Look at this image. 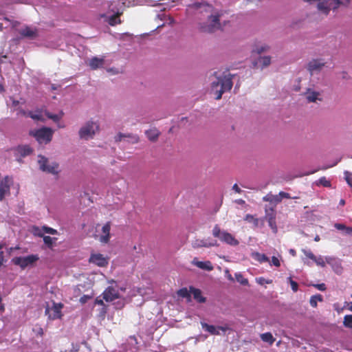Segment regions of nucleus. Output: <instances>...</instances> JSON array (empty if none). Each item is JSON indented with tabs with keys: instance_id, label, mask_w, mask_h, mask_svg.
Masks as SVG:
<instances>
[{
	"instance_id": "36",
	"label": "nucleus",
	"mask_w": 352,
	"mask_h": 352,
	"mask_svg": "<svg viewBox=\"0 0 352 352\" xmlns=\"http://www.w3.org/2000/svg\"><path fill=\"white\" fill-rule=\"evenodd\" d=\"M27 116L31 118L34 120H43V117L41 113H35L32 111H30L27 113Z\"/></svg>"
},
{
	"instance_id": "54",
	"label": "nucleus",
	"mask_w": 352,
	"mask_h": 352,
	"mask_svg": "<svg viewBox=\"0 0 352 352\" xmlns=\"http://www.w3.org/2000/svg\"><path fill=\"white\" fill-rule=\"evenodd\" d=\"M346 179L347 181V183L350 185V186L352 188V177L349 176H346Z\"/></svg>"
},
{
	"instance_id": "37",
	"label": "nucleus",
	"mask_w": 352,
	"mask_h": 352,
	"mask_svg": "<svg viewBox=\"0 0 352 352\" xmlns=\"http://www.w3.org/2000/svg\"><path fill=\"white\" fill-rule=\"evenodd\" d=\"M55 240H56V238H52L50 236H43V241L49 248L52 246L54 241Z\"/></svg>"
},
{
	"instance_id": "16",
	"label": "nucleus",
	"mask_w": 352,
	"mask_h": 352,
	"mask_svg": "<svg viewBox=\"0 0 352 352\" xmlns=\"http://www.w3.org/2000/svg\"><path fill=\"white\" fill-rule=\"evenodd\" d=\"M89 261L99 267H104L108 264V259L101 254H91Z\"/></svg>"
},
{
	"instance_id": "9",
	"label": "nucleus",
	"mask_w": 352,
	"mask_h": 352,
	"mask_svg": "<svg viewBox=\"0 0 352 352\" xmlns=\"http://www.w3.org/2000/svg\"><path fill=\"white\" fill-rule=\"evenodd\" d=\"M38 260L37 255H29L27 256H19L15 257L12 259V262L14 265L20 266L22 269H25L28 265L33 264Z\"/></svg>"
},
{
	"instance_id": "13",
	"label": "nucleus",
	"mask_w": 352,
	"mask_h": 352,
	"mask_svg": "<svg viewBox=\"0 0 352 352\" xmlns=\"http://www.w3.org/2000/svg\"><path fill=\"white\" fill-rule=\"evenodd\" d=\"M102 296L107 302H111L119 298V293L113 287H108L102 293Z\"/></svg>"
},
{
	"instance_id": "42",
	"label": "nucleus",
	"mask_w": 352,
	"mask_h": 352,
	"mask_svg": "<svg viewBox=\"0 0 352 352\" xmlns=\"http://www.w3.org/2000/svg\"><path fill=\"white\" fill-rule=\"evenodd\" d=\"M289 282L293 292H296L298 289V284L296 281L293 280L291 277L289 278Z\"/></svg>"
},
{
	"instance_id": "18",
	"label": "nucleus",
	"mask_w": 352,
	"mask_h": 352,
	"mask_svg": "<svg viewBox=\"0 0 352 352\" xmlns=\"http://www.w3.org/2000/svg\"><path fill=\"white\" fill-rule=\"evenodd\" d=\"M271 63V57L270 56H259L256 60H255L253 64L254 67L256 68L263 69L269 66Z\"/></svg>"
},
{
	"instance_id": "59",
	"label": "nucleus",
	"mask_w": 352,
	"mask_h": 352,
	"mask_svg": "<svg viewBox=\"0 0 352 352\" xmlns=\"http://www.w3.org/2000/svg\"><path fill=\"white\" fill-rule=\"evenodd\" d=\"M228 279H229V280H234L231 274H229V276H228Z\"/></svg>"
},
{
	"instance_id": "39",
	"label": "nucleus",
	"mask_w": 352,
	"mask_h": 352,
	"mask_svg": "<svg viewBox=\"0 0 352 352\" xmlns=\"http://www.w3.org/2000/svg\"><path fill=\"white\" fill-rule=\"evenodd\" d=\"M314 262L316 263L317 265H319L320 267H325L326 265V261L324 260V258L322 256L316 257Z\"/></svg>"
},
{
	"instance_id": "10",
	"label": "nucleus",
	"mask_w": 352,
	"mask_h": 352,
	"mask_svg": "<svg viewBox=\"0 0 352 352\" xmlns=\"http://www.w3.org/2000/svg\"><path fill=\"white\" fill-rule=\"evenodd\" d=\"M325 65L326 62L323 58H314L308 63L307 69L311 75H313L315 73H319Z\"/></svg>"
},
{
	"instance_id": "7",
	"label": "nucleus",
	"mask_w": 352,
	"mask_h": 352,
	"mask_svg": "<svg viewBox=\"0 0 352 352\" xmlns=\"http://www.w3.org/2000/svg\"><path fill=\"white\" fill-rule=\"evenodd\" d=\"M63 307V305L61 302L56 303L53 302V305L50 307L48 305L45 308V314L48 316L50 320H56L61 318L63 314L61 309Z\"/></svg>"
},
{
	"instance_id": "25",
	"label": "nucleus",
	"mask_w": 352,
	"mask_h": 352,
	"mask_svg": "<svg viewBox=\"0 0 352 352\" xmlns=\"http://www.w3.org/2000/svg\"><path fill=\"white\" fill-rule=\"evenodd\" d=\"M103 64L104 60L98 57L92 58L89 63V65L92 69H96L99 67H102Z\"/></svg>"
},
{
	"instance_id": "50",
	"label": "nucleus",
	"mask_w": 352,
	"mask_h": 352,
	"mask_svg": "<svg viewBox=\"0 0 352 352\" xmlns=\"http://www.w3.org/2000/svg\"><path fill=\"white\" fill-rule=\"evenodd\" d=\"M344 232L346 234L352 236V227H346Z\"/></svg>"
},
{
	"instance_id": "21",
	"label": "nucleus",
	"mask_w": 352,
	"mask_h": 352,
	"mask_svg": "<svg viewBox=\"0 0 352 352\" xmlns=\"http://www.w3.org/2000/svg\"><path fill=\"white\" fill-rule=\"evenodd\" d=\"M192 263L197 266V267L200 268V269H202V270H208V271H212L213 270V266L211 263L210 261H199L197 260V258H195L193 259V261H192Z\"/></svg>"
},
{
	"instance_id": "60",
	"label": "nucleus",
	"mask_w": 352,
	"mask_h": 352,
	"mask_svg": "<svg viewBox=\"0 0 352 352\" xmlns=\"http://www.w3.org/2000/svg\"><path fill=\"white\" fill-rule=\"evenodd\" d=\"M340 204L341 205H344V199H341L340 201Z\"/></svg>"
},
{
	"instance_id": "28",
	"label": "nucleus",
	"mask_w": 352,
	"mask_h": 352,
	"mask_svg": "<svg viewBox=\"0 0 352 352\" xmlns=\"http://www.w3.org/2000/svg\"><path fill=\"white\" fill-rule=\"evenodd\" d=\"M252 257L259 263H265L269 261V258L265 254L254 252L252 254Z\"/></svg>"
},
{
	"instance_id": "11",
	"label": "nucleus",
	"mask_w": 352,
	"mask_h": 352,
	"mask_svg": "<svg viewBox=\"0 0 352 352\" xmlns=\"http://www.w3.org/2000/svg\"><path fill=\"white\" fill-rule=\"evenodd\" d=\"M11 183L12 179L8 176L5 177L0 182V201H3L6 195H10Z\"/></svg>"
},
{
	"instance_id": "34",
	"label": "nucleus",
	"mask_w": 352,
	"mask_h": 352,
	"mask_svg": "<svg viewBox=\"0 0 352 352\" xmlns=\"http://www.w3.org/2000/svg\"><path fill=\"white\" fill-rule=\"evenodd\" d=\"M322 185L324 187H331V182L329 180H328L325 177H320L318 182L317 185Z\"/></svg>"
},
{
	"instance_id": "55",
	"label": "nucleus",
	"mask_w": 352,
	"mask_h": 352,
	"mask_svg": "<svg viewBox=\"0 0 352 352\" xmlns=\"http://www.w3.org/2000/svg\"><path fill=\"white\" fill-rule=\"evenodd\" d=\"M37 334L42 336L44 334L43 330L41 327H39L37 331Z\"/></svg>"
},
{
	"instance_id": "44",
	"label": "nucleus",
	"mask_w": 352,
	"mask_h": 352,
	"mask_svg": "<svg viewBox=\"0 0 352 352\" xmlns=\"http://www.w3.org/2000/svg\"><path fill=\"white\" fill-rule=\"evenodd\" d=\"M267 49H268V47L265 45V46H262L261 47H258L256 50H254L253 52H256L258 54H260L262 52L267 51Z\"/></svg>"
},
{
	"instance_id": "62",
	"label": "nucleus",
	"mask_w": 352,
	"mask_h": 352,
	"mask_svg": "<svg viewBox=\"0 0 352 352\" xmlns=\"http://www.w3.org/2000/svg\"><path fill=\"white\" fill-rule=\"evenodd\" d=\"M3 248V244H0V250H1Z\"/></svg>"
},
{
	"instance_id": "14",
	"label": "nucleus",
	"mask_w": 352,
	"mask_h": 352,
	"mask_svg": "<svg viewBox=\"0 0 352 352\" xmlns=\"http://www.w3.org/2000/svg\"><path fill=\"white\" fill-rule=\"evenodd\" d=\"M126 138V141L131 144H136L140 141L139 136L132 133L123 134L119 133L116 137V142H121L122 140Z\"/></svg>"
},
{
	"instance_id": "32",
	"label": "nucleus",
	"mask_w": 352,
	"mask_h": 352,
	"mask_svg": "<svg viewBox=\"0 0 352 352\" xmlns=\"http://www.w3.org/2000/svg\"><path fill=\"white\" fill-rule=\"evenodd\" d=\"M235 278L237 282H239L242 285H248L249 282L248 280L243 276L241 273H236L234 274Z\"/></svg>"
},
{
	"instance_id": "63",
	"label": "nucleus",
	"mask_w": 352,
	"mask_h": 352,
	"mask_svg": "<svg viewBox=\"0 0 352 352\" xmlns=\"http://www.w3.org/2000/svg\"><path fill=\"white\" fill-rule=\"evenodd\" d=\"M239 203H243V202H244V201L241 199V200H239Z\"/></svg>"
},
{
	"instance_id": "20",
	"label": "nucleus",
	"mask_w": 352,
	"mask_h": 352,
	"mask_svg": "<svg viewBox=\"0 0 352 352\" xmlns=\"http://www.w3.org/2000/svg\"><path fill=\"white\" fill-rule=\"evenodd\" d=\"M19 34L23 37L34 38L37 36V30L26 26L19 30Z\"/></svg>"
},
{
	"instance_id": "61",
	"label": "nucleus",
	"mask_w": 352,
	"mask_h": 352,
	"mask_svg": "<svg viewBox=\"0 0 352 352\" xmlns=\"http://www.w3.org/2000/svg\"><path fill=\"white\" fill-rule=\"evenodd\" d=\"M319 240H320L319 236H316L315 237V241H318Z\"/></svg>"
},
{
	"instance_id": "24",
	"label": "nucleus",
	"mask_w": 352,
	"mask_h": 352,
	"mask_svg": "<svg viewBox=\"0 0 352 352\" xmlns=\"http://www.w3.org/2000/svg\"><path fill=\"white\" fill-rule=\"evenodd\" d=\"M307 100L309 102H315L317 100H321L320 98H318L320 96V93L315 91H311V89H308L307 91L305 94Z\"/></svg>"
},
{
	"instance_id": "53",
	"label": "nucleus",
	"mask_w": 352,
	"mask_h": 352,
	"mask_svg": "<svg viewBox=\"0 0 352 352\" xmlns=\"http://www.w3.org/2000/svg\"><path fill=\"white\" fill-rule=\"evenodd\" d=\"M3 262H4L3 252L1 251L0 252V266L1 265H3Z\"/></svg>"
},
{
	"instance_id": "52",
	"label": "nucleus",
	"mask_w": 352,
	"mask_h": 352,
	"mask_svg": "<svg viewBox=\"0 0 352 352\" xmlns=\"http://www.w3.org/2000/svg\"><path fill=\"white\" fill-rule=\"evenodd\" d=\"M268 222H269L270 226H271L272 228L273 227V224L275 223V222H274V217H270L269 218Z\"/></svg>"
},
{
	"instance_id": "48",
	"label": "nucleus",
	"mask_w": 352,
	"mask_h": 352,
	"mask_svg": "<svg viewBox=\"0 0 352 352\" xmlns=\"http://www.w3.org/2000/svg\"><path fill=\"white\" fill-rule=\"evenodd\" d=\"M91 298V296H88V295H84L82 296L80 298V302L82 303V304H85V302H87V300Z\"/></svg>"
},
{
	"instance_id": "43",
	"label": "nucleus",
	"mask_w": 352,
	"mask_h": 352,
	"mask_svg": "<svg viewBox=\"0 0 352 352\" xmlns=\"http://www.w3.org/2000/svg\"><path fill=\"white\" fill-rule=\"evenodd\" d=\"M43 230H45V232L46 233H48V234H57V230L54 228H52L44 226Z\"/></svg>"
},
{
	"instance_id": "2",
	"label": "nucleus",
	"mask_w": 352,
	"mask_h": 352,
	"mask_svg": "<svg viewBox=\"0 0 352 352\" xmlns=\"http://www.w3.org/2000/svg\"><path fill=\"white\" fill-rule=\"evenodd\" d=\"M232 85L230 77L224 76L217 78L216 80L213 81L211 84V91L215 96V99H221L224 92L232 89Z\"/></svg>"
},
{
	"instance_id": "51",
	"label": "nucleus",
	"mask_w": 352,
	"mask_h": 352,
	"mask_svg": "<svg viewBox=\"0 0 352 352\" xmlns=\"http://www.w3.org/2000/svg\"><path fill=\"white\" fill-rule=\"evenodd\" d=\"M279 195H280L282 197H285V198H290L289 194V193H287V192H280L279 193Z\"/></svg>"
},
{
	"instance_id": "40",
	"label": "nucleus",
	"mask_w": 352,
	"mask_h": 352,
	"mask_svg": "<svg viewBox=\"0 0 352 352\" xmlns=\"http://www.w3.org/2000/svg\"><path fill=\"white\" fill-rule=\"evenodd\" d=\"M302 252L307 258L311 259L313 261H315L316 256L310 250L302 249Z\"/></svg>"
},
{
	"instance_id": "22",
	"label": "nucleus",
	"mask_w": 352,
	"mask_h": 352,
	"mask_svg": "<svg viewBox=\"0 0 352 352\" xmlns=\"http://www.w3.org/2000/svg\"><path fill=\"white\" fill-rule=\"evenodd\" d=\"M110 229H111L110 222H107L102 226V231L103 235H102L100 236V241L102 243H107L109 242V239H110Z\"/></svg>"
},
{
	"instance_id": "47",
	"label": "nucleus",
	"mask_w": 352,
	"mask_h": 352,
	"mask_svg": "<svg viewBox=\"0 0 352 352\" xmlns=\"http://www.w3.org/2000/svg\"><path fill=\"white\" fill-rule=\"evenodd\" d=\"M334 226L336 229L344 231L346 227L344 224L342 223H336Z\"/></svg>"
},
{
	"instance_id": "64",
	"label": "nucleus",
	"mask_w": 352,
	"mask_h": 352,
	"mask_svg": "<svg viewBox=\"0 0 352 352\" xmlns=\"http://www.w3.org/2000/svg\"><path fill=\"white\" fill-rule=\"evenodd\" d=\"M316 171H317V170H314V171H311L310 173H316Z\"/></svg>"
},
{
	"instance_id": "31",
	"label": "nucleus",
	"mask_w": 352,
	"mask_h": 352,
	"mask_svg": "<svg viewBox=\"0 0 352 352\" xmlns=\"http://www.w3.org/2000/svg\"><path fill=\"white\" fill-rule=\"evenodd\" d=\"M322 300V296L320 294L314 295L311 297L309 303L311 307H316L318 302H321Z\"/></svg>"
},
{
	"instance_id": "17",
	"label": "nucleus",
	"mask_w": 352,
	"mask_h": 352,
	"mask_svg": "<svg viewBox=\"0 0 352 352\" xmlns=\"http://www.w3.org/2000/svg\"><path fill=\"white\" fill-rule=\"evenodd\" d=\"M14 151L16 156L25 157L30 155L33 150L29 145H20L14 149Z\"/></svg>"
},
{
	"instance_id": "45",
	"label": "nucleus",
	"mask_w": 352,
	"mask_h": 352,
	"mask_svg": "<svg viewBox=\"0 0 352 352\" xmlns=\"http://www.w3.org/2000/svg\"><path fill=\"white\" fill-rule=\"evenodd\" d=\"M272 263L276 267H280V262L278 260V258L274 256L272 257Z\"/></svg>"
},
{
	"instance_id": "30",
	"label": "nucleus",
	"mask_w": 352,
	"mask_h": 352,
	"mask_svg": "<svg viewBox=\"0 0 352 352\" xmlns=\"http://www.w3.org/2000/svg\"><path fill=\"white\" fill-rule=\"evenodd\" d=\"M261 338L263 342H268L270 344H273L274 342L275 341V339L273 338V336L270 332L262 333L261 335Z\"/></svg>"
},
{
	"instance_id": "3",
	"label": "nucleus",
	"mask_w": 352,
	"mask_h": 352,
	"mask_svg": "<svg viewBox=\"0 0 352 352\" xmlns=\"http://www.w3.org/2000/svg\"><path fill=\"white\" fill-rule=\"evenodd\" d=\"M54 131L51 128L42 127L31 131L30 135L33 136L39 144H47L52 141Z\"/></svg>"
},
{
	"instance_id": "57",
	"label": "nucleus",
	"mask_w": 352,
	"mask_h": 352,
	"mask_svg": "<svg viewBox=\"0 0 352 352\" xmlns=\"http://www.w3.org/2000/svg\"><path fill=\"white\" fill-rule=\"evenodd\" d=\"M252 218H253V217H252V215H250V214H247V215H246V217H245V219H246V220H248V219H252Z\"/></svg>"
},
{
	"instance_id": "58",
	"label": "nucleus",
	"mask_w": 352,
	"mask_h": 352,
	"mask_svg": "<svg viewBox=\"0 0 352 352\" xmlns=\"http://www.w3.org/2000/svg\"><path fill=\"white\" fill-rule=\"evenodd\" d=\"M290 253L293 255V256H295L296 255V251L294 250H290Z\"/></svg>"
},
{
	"instance_id": "6",
	"label": "nucleus",
	"mask_w": 352,
	"mask_h": 352,
	"mask_svg": "<svg viewBox=\"0 0 352 352\" xmlns=\"http://www.w3.org/2000/svg\"><path fill=\"white\" fill-rule=\"evenodd\" d=\"M38 158L39 168L42 171L53 175L58 173V164L53 162L52 164H48V159L43 155H38Z\"/></svg>"
},
{
	"instance_id": "1",
	"label": "nucleus",
	"mask_w": 352,
	"mask_h": 352,
	"mask_svg": "<svg viewBox=\"0 0 352 352\" xmlns=\"http://www.w3.org/2000/svg\"><path fill=\"white\" fill-rule=\"evenodd\" d=\"M195 10V14L199 20L206 19L200 23L199 29L203 32L212 33L220 29L219 15L212 14V7L206 3H195L189 6Z\"/></svg>"
},
{
	"instance_id": "15",
	"label": "nucleus",
	"mask_w": 352,
	"mask_h": 352,
	"mask_svg": "<svg viewBox=\"0 0 352 352\" xmlns=\"http://www.w3.org/2000/svg\"><path fill=\"white\" fill-rule=\"evenodd\" d=\"M201 324L202 328L206 331L209 332L211 335H219V332L218 330H221L222 331L226 332L228 329V327L218 326L217 327L214 325L208 324L206 322H201Z\"/></svg>"
},
{
	"instance_id": "8",
	"label": "nucleus",
	"mask_w": 352,
	"mask_h": 352,
	"mask_svg": "<svg viewBox=\"0 0 352 352\" xmlns=\"http://www.w3.org/2000/svg\"><path fill=\"white\" fill-rule=\"evenodd\" d=\"M340 4V0H320L318 8L327 15L331 9H337Z\"/></svg>"
},
{
	"instance_id": "12",
	"label": "nucleus",
	"mask_w": 352,
	"mask_h": 352,
	"mask_svg": "<svg viewBox=\"0 0 352 352\" xmlns=\"http://www.w3.org/2000/svg\"><path fill=\"white\" fill-rule=\"evenodd\" d=\"M324 259L327 263L331 266L333 270L336 274H342L343 268L342 267L341 262L339 259L332 256H326Z\"/></svg>"
},
{
	"instance_id": "29",
	"label": "nucleus",
	"mask_w": 352,
	"mask_h": 352,
	"mask_svg": "<svg viewBox=\"0 0 352 352\" xmlns=\"http://www.w3.org/2000/svg\"><path fill=\"white\" fill-rule=\"evenodd\" d=\"M190 292L186 287H183L179 289L177 292V295L182 298H187L188 301L190 300Z\"/></svg>"
},
{
	"instance_id": "4",
	"label": "nucleus",
	"mask_w": 352,
	"mask_h": 352,
	"mask_svg": "<svg viewBox=\"0 0 352 352\" xmlns=\"http://www.w3.org/2000/svg\"><path fill=\"white\" fill-rule=\"evenodd\" d=\"M212 235L216 238H219L221 241L232 246H236L239 243V241L233 235L226 231H222L217 224L212 229Z\"/></svg>"
},
{
	"instance_id": "33",
	"label": "nucleus",
	"mask_w": 352,
	"mask_h": 352,
	"mask_svg": "<svg viewBox=\"0 0 352 352\" xmlns=\"http://www.w3.org/2000/svg\"><path fill=\"white\" fill-rule=\"evenodd\" d=\"M343 324L346 328L352 329V315H346L344 316Z\"/></svg>"
},
{
	"instance_id": "38",
	"label": "nucleus",
	"mask_w": 352,
	"mask_h": 352,
	"mask_svg": "<svg viewBox=\"0 0 352 352\" xmlns=\"http://www.w3.org/2000/svg\"><path fill=\"white\" fill-rule=\"evenodd\" d=\"M256 281L258 284L263 285L264 284H271L272 283V280L265 279L263 277H258L256 278Z\"/></svg>"
},
{
	"instance_id": "23",
	"label": "nucleus",
	"mask_w": 352,
	"mask_h": 352,
	"mask_svg": "<svg viewBox=\"0 0 352 352\" xmlns=\"http://www.w3.org/2000/svg\"><path fill=\"white\" fill-rule=\"evenodd\" d=\"M190 292L192 294L195 300H196L198 302L203 303L206 302V299L205 297L202 296L201 292L199 289L190 287Z\"/></svg>"
},
{
	"instance_id": "26",
	"label": "nucleus",
	"mask_w": 352,
	"mask_h": 352,
	"mask_svg": "<svg viewBox=\"0 0 352 352\" xmlns=\"http://www.w3.org/2000/svg\"><path fill=\"white\" fill-rule=\"evenodd\" d=\"M146 135L149 140L155 142L157 140L160 135V132L156 129H153L146 131Z\"/></svg>"
},
{
	"instance_id": "46",
	"label": "nucleus",
	"mask_w": 352,
	"mask_h": 352,
	"mask_svg": "<svg viewBox=\"0 0 352 352\" xmlns=\"http://www.w3.org/2000/svg\"><path fill=\"white\" fill-rule=\"evenodd\" d=\"M320 291H325L327 287L324 283L316 284L314 285Z\"/></svg>"
},
{
	"instance_id": "5",
	"label": "nucleus",
	"mask_w": 352,
	"mask_h": 352,
	"mask_svg": "<svg viewBox=\"0 0 352 352\" xmlns=\"http://www.w3.org/2000/svg\"><path fill=\"white\" fill-rule=\"evenodd\" d=\"M98 130L99 126L96 122L89 121L80 128L79 136L81 139L89 140L92 138Z\"/></svg>"
},
{
	"instance_id": "19",
	"label": "nucleus",
	"mask_w": 352,
	"mask_h": 352,
	"mask_svg": "<svg viewBox=\"0 0 352 352\" xmlns=\"http://www.w3.org/2000/svg\"><path fill=\"white\" fill-rule=\"evenodd\" d=\"M192 245L194 248H210L217 245V241L210 242L206 239H196L192 242Z\"/></svg>"
},
{
	"instance_id": "56",
	"label": "nucleus",
	"mask_w": 352,
	"mask_h": 352,
	"mask_svg": "<svg viewBox=\"0 0 352 352\" xmlns=\"http://www.w3.org/2000/svg\"><path fill=\"white\" fill-rule=\"evenodd\" d=\"M346 304L348 305V306H349V307H348V309H349L351 311H352V302H349V303H347V302H346Z\"/></svg>"
},
{
	"instance_id": "41",
	"label": "nucleus",
	"mask_w": 352,
	"mask_h": 352,
	"mask_svg": "<svg viewBox=\"0 0 352 352\" xmlns=\"http://www.w3.org/2000/svg\"><path fill=\"white\" fill-rule=\"evenodd\" d=\"M95 304L102 306V313L105 314L107 313V307L105 306L104 302L101 299H98V298L95 300Z\"/></svg>"
},
{
	"instance_id": "49",
	"label": "nucleus",
	"mask_w": 352,
	"mask_h": 352,
	"mask_svg": "<svg viewBox=\"0 0 352 352\" xmlns=\"http://www.w3.org/2000/svg\"><path fill=\"white\" fill-rule=\"evenodd\" d=\"M232 189L237 193H241L242 190L236 184H234L232 186Z\"/></svg>"
},
{
	"instance_id": "35",
	"label": "nucleus",
	"mask_w": 352,
	"mask_h": 352,
	"mask_svg": "<svg viewBox=\"0 0 352 352\" xmlns=\"http://www.w3.org/2000/svg\"><path fill=\"white\" fill-rule=\"evenodd\" d=\"M46 115L48 118L52 119L54 122H58L61 119L63 113H61L60 114H52L50 113H47Z\"/></svg>"
},
{
	"instance_id": "27",
	"label": "nucleus",
	"mask_w": 352,
	"mask_h": 352,
	"mask_svg": "<svg viewBox=\"0 0 352 352\" xmlns=\"http://www.w3.org/2000/svg\"><path fill=\"white\" fill-rule=\"evenodd\" d=\"M120 13L118 12L115 14L111 15L108 19V23L111 26H114L117 24L121 23V20L120 19Z\"/></svg>"
}]
</instances>
